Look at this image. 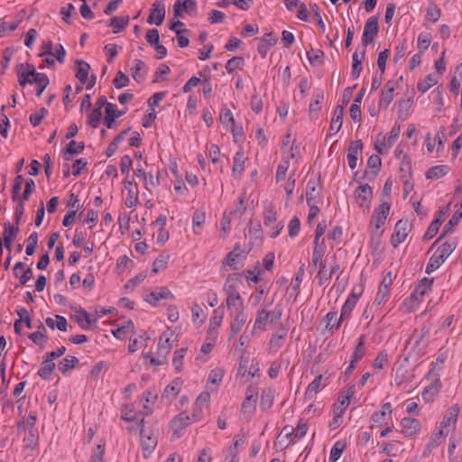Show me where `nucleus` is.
I'll return each mask as SVG.
<instances>
[{
	"label": "nucleus",
	"mask_w": 462,
	"mask_h": 462,
	"mask_svg": "<svg viewBox=\"0 0 462 462\" xmlns=\"http://www.w3.org/2000/svg\"><path fill=\"white\" fill-rule=\"evenodd\" d=\"M18 82L20 85L36 84L38 86L37 96L41 97L43 90L49 85V78L44 73L36 72L30 64H20L18 69Z\"/></svg>",
	"instance_id": "1"
},
{
	"label": "nucleus",
	"mask_w": 462,
	"mask_h": 462,
	"mask_svg": "<svg viewBox=\"0 0 462 462\" xmlns=\"http://www.w3.org/2000/svg\"><path fill=\"white\" fill-rule=\"evenodd\" d=\"M290 138H291V135L287 134L285 137V140L283 142V145L282 148V161L278 164L276 172H275L276 182H280L286 179V175H287V172L290 168V161L294 160L300 152L299 144H296V143H292L291 144H289Z\"/></svg>",
	"instance_id": "2"
},
{
	"label": "nucleus",
	"mask_w": 462,
	"mask_h": 462,
	"mask_svg": "<svg viewBox=\"0 0 462 462\" xmlns=\"http://www.w3.org/2000/svg\"><path fill=\"white\" fill-rule=\"evenodd\" d=\"M391 212V203L383 201L374 208L370 217V233L373 237L380 238L383 233V226Z\"/></svg>",
	"instance_id": "3"
},
{
	"label": "nucleus",
	"mask_w": 462,
	"mask_h": 462,
	"mask_svg": "<svg viewBox=\"0 0 462 462\" xmlns=\"http://www.w3.org/2000/svg\"><path fill=\"white\" fill-rule=\"evenodd\" d=\"M426 378L430 383L423 390L422 399L426 402H430L441 391L443 384L440 380V374L436 370L435 366L430 368Z\"/></svg>",
	"instance_id": "4"
},
{
	"label": "nucleus",
	"mask_w": 462,
	"mask_h": 462,
	"mask_svg": "<svg viewBox=\"0 0 462 462\" xmlns=\"http://www.w3.org/2000/svg\"><path fill=\"white\" fill-rule=\"evenodd\" d=\"M401 134V126L394 125L388 137L380 134L375 137L374 149L381 154H387Z\"/></svg>",
	"instance_id": "5"
},
{
	"label": "nucleus",
	"mask_w": 462,
	"mask_h": 462,
	"mask_svg": "<svg viewBox=\"0 0 462 462\" xmlns=\"http://www.w3.org/2000/svg\"><path fill=\"white\" fill-rule=\"evenodd\" d=\"M446 141V130L443 126L438 129L435 136H431L429 133L425 135L424 145L429 153L436 152V156L442 153L444 150V143Z\"/></svg>",
	"instance_id": "6"
},
{
	"label": "nucleus",
	"mask_w": 462,
	"mask_h": 462,
	"mask_svg": "<svg viewBox=\"0 0 462 462\" xmlns=\"http://www.w3.org/2000/svg\"><path fill=\"white\" fill-rule=\"evenodd\" d=\"M308 430V423L303 420H300L296 424V428H293L291 425H285L282 430L281 436H284L289 439L287 446L294 445L296 441H299L307 435Z\"/></svg>",
	"instance_id": "7"
},
{
	"label": "nucleus",
	"mask_w": 462,
	"mask_h": 462,
	"mask_svg": "<svg viewBox=\"0 0 462 462\" xmlns=\"http://www.w3.org/2000/svg\"><path fill=\"white\" fill-rule=\"evenodd\" d=\"M353 197L357 207L362 208L364 212L369 211L373 199V190L370 185L362 184L357 186L354 190Z\"/></svg>",
	"instance_id": "8"
},
{
	"label": "nucleus",
	"mask_w": 462,
	"mask_h": 462,
	"mask_svg": "<svg viewBox=\"0 0 462 462\" xmlns=\"http://www.w3.org/2000/svg\"><path fill=\"white\" fill-rule=\"evenodd\" d=\"M393 408L390 402H383L380 411H374L370 416V428L382 427L389 424L393 419Z\"/></svg>",
	"instance_id": "9"
},
{
	"label": "nucleus",
	"mask_w": 462,
	"mask_h": 462,
	"mask_svg": "<svg viewBox=\"0 0 462 462\" xmlns=\"http://www.w3.org/2000/svg\"><path fill=\"white\" fill-rule=\"evenodd\" d=\"M175 295L165 286L158 287L157 289L147 291L143 295L144 300L152 307L160 305L162 300H175Z\"/></svg>",
	"instance_id": "10"
},
{
	"label": "nucleus",
	"mask_w": 462,
	"mask_h": 462,
	"mask_svg": "<svg viewBox=\"0 0 462 462\" xmlns=\"http://www.w3.org/2000/svg\"><path fill=\"white\" fill-rule=\"evenodd\" d=\"M245 257L246 254L240 248V245L236 244L233 251L228 253L223 260V265L237 271L245 265Z\"/></svg>",
	"instance_id": "11"
},
{
	"label": "nucleus",
	"mask_w": 462,
	"mask_h": 462,
	"mask_svg": "<svg viewBox=\"0 0 462 462\" xmlns=\"http://www.w3.org/2000/svg\"><path fill=\"white\" fill-rule=\"evenodd\" d=\"M411 229V226L408 219H399L394 226L393 234L392 235L391 243L393 247H397L403 243Z\"/></svg>",
	"instance_id": "12"
},
{
	"label": "nucleus",
	"mask_w": 462,
	"mask_h": 462,
	"mask_svg": "<svg viewBox=\"0 0 462 462\" xmlns=\"http://www.w3.org/2000/svg\"><path fill=\"white\" fill-rule=\"evenodd\" d=\"M258 397V389L254 386H249L246 389L245 398L241 405V412L250 417L255 411Z\"/></svg>",
	"instance_id": "13"
},
{
	"label": "nucleus",
	"mask_w": 462,
	"mask_h": 462,
	"mask_svg": "<svg viewBox=\"0 0 462 462\" xmlns=\"http://www.w3.org/2000/svg\"><path fill=\"white\" fill-rule=\"evenodd\" d=\"M157 435L152 430L141 429V446L145 458L149 457L157 446Z\"/></svg>",
	"instance_id": "14"
},
{
	"label": "nucleus",
	"mask_w": 462,
	"mask_h": 462,
	"mask_svg": "<svg viewBox=\"0 0 462 462\" xmlns=\"http://www.w3.org/2000/svg\"><path fill=\"white\" fill-rule=\"evenodd\" d=\"M379 32L378 18L375 16L370 17L365 23L364 32L362 34V44L366 47L373 42L374 38Z\"/></svg>",
	"instance_id": "15"
},
{
	"label": "nucleus",
	"mask_w": 462,
	"mask_h": 462,
	"mask_svg": "<svg viewBox=\"0 0 462 462\" xmlns=\"http://www.w3.org/2000/svg\"><path fill=\"white\" fill-rule=\"evenodd\" d=\"M272 311L266 309V306L260 307L255 313V319L253 323L252 334H259L265 330L266 325L270 320Z\"/></svg>",
	"instance_id": "16"
},
{
	"label": "nucleus",
	"mask_w": 462,
	"mask_h": 462,
	"mask_svg": "<svg viewBox=\"0 0 462 462\" xmlns=\"http://www.w3.org/2000/svg\"><path fill=\"white\" fill-rule=\"evenodd\" d=\"M306 200L308 204L322 203L321 185L316 178L309 179L306 188Z\"/></svg>",
	"instance_id": "17"
},
{
	"label": "nucleus",
	"mask_w": 462,
	"mask_h": 462,
	"mask_svg": "<svg viewBox=\"0 0 462 462\" xmlns=\"http://www.w3.org/2000/svg\"><path fill=\"white\" fill-rule=\"evenodd\" d=\"M74 319L83 330L92 329L93 325H95L98 320V317H94L93 314H90V312L82 308L75 310Z\"/></svg>",
	"instance_id": "18"
},
{
	"label": "nucleus",
	"mask_w": 462,
	"mask_h": 462,
	"mask_svg": "<svg viewBox=\"0 0 462 462\" xmlns=\"http://www.w3.org/2000/svg\"><path fill=\"white\" fill-rule=\"evenodd\" d=\"M401 433L407 437L411 438L416 436L420 430L421 424L419 420L414 417L406 416L400 421Z\"/></svg>",
	"instance_id": "19"
},
{
	"label": "nucleus",
	"mask_w": 462,
	"mask_h": 462,
	"mask_svg": "<svg viewBox=\"0 0 462 462\" xmlns=\"http://www.w3.org/2000/svg\"><path fill=\"white\" fill-rule=\"evenodd\" d=\"M192 423L189 419V415L187 412H180L172 419L170 423V427L172 430L175 438L182 436L184 430L188 425Z\"/></svg>",
	"instance_id": "20"
},
{
	"label": "nucleus",
	"mask_w": 462,
	"mask_h": 462,
	"mask_svg": "<svg viewBox=\"0 0 462 462\" xmlns=\"http://www.w3.org/2000/svg\"><path fill=\"white\" fill-rule=\"evenodd\" d=\"M397 82L394 79H389L381 91V97L379 100V107L386 109L394 99V90L397 87Z\"/></svg>",
	"instance_id": "21"
},
{
	"label": "nucleus",
	"mask_w": 462,
	"mask_h": 462,
	"mask_svg": "<svg viewBox=\"0 0 462 462\" xmlns=\"http://www.w3.org/2000/svg\"><path fill=\"white\" fill-rule=\"evenodd\" d=\"M459 411L458 405H453L445 412L439 428L442 430L443 432H447V435L449 433L450 428L455 427Z\"/></svg>",
	"instance_id": "22"
},
{
	"label": "nucleus",
	"mask_w": 462,
	"mask_h": 462,
	"mask_svg": "<svg viewBox=\"0 0 462 462\" xmlns=\"http://www.w3.org/2000/svg\"><path fill=\"white\" fill-rule=\"evenodd\" d=\"M220 122L223 125V127L226 130H230L235 136L241 134L242 128L236 125L235 116L228 108L224 107L221 109Z\"/></svg>",
	"instance_id": "23"
},
{
	"label": "nucleus",
	"mask_w": 462,
	"mask_h": 462,
	"mask_svg": "<svg viewBox=\"0 0 462 462\" xmlns=\"http://www.w3.org/2000/svg\"><path fill=\"white\" fill-rule=\"evenodd\" d=\"M125 189L126 190L125 203L128 208H134L139 202V189L133 180H125Z\"/></svg>",
	"instance_id": "24"
},
{
	"label": "nucleus",
	"mask_w": 462,
	"mask_h": 462,
	"mask_svg": "<svg viewBox=\"0 0 462 462\" xmlns=\"http://www.w3.org/2000/svg\"><path fill=\"white\" fill-rule=\"evenodd\" d=\"M363 143L356 140L350 143L347 149L346 161L351 169H356L358 164V155L362 152Z\"/></svg>",
	"instance_id": "25"
},
{
	"label": "nucleus",
	"mask_w": 462,
	"mask_h": 462,
	"mask_svg": "<svg viewBox=\"0 0 462 462\" xmlns=\"http://www.w3.org/2000/svg\"><path fill=\"white\" fill-rule=\"evenodd\" d=\"M233 320L230 325V336L229 337H235L237 333H239L242 328H244V325L248 320V314L245 311H236L233 312L231 315Z\"/></svg>",
	"instance_id": "26"
},
{
	"label": "nucleus",
	"mask_w": 462,
	"mask_h": 462,
	"mask_svg": "<svg viewBox=\"0 0 462 462\" xmlns=\"http://www.w3.org/2000/svg\"><path fill=\"white\" fill-rule=\"evenodd\" d=\"M165 20V5L161 2H154L152 5L151 13L147 22L151 24L160 25Z\"/></svg>",
	"instance_id": "27"
},
{
	"label": "nucleus",
	"mask_w": 462,
	"mask_h": 462,
	"mask_svg": "<svg viewBox=\"0 0 462 462\" xmlns=\"http://www.w3.org/2000/svg\"><path fill=\"white\" fill-rule=\"evenodd\" d=\"M446 436H448L447 432H444L443 430H440L439 428L437 432L433 433L430 437V441L428 442V445L426 446L425 449L422 452V457H429L432 450L439 447V445L442 443Z\"/></svg>",
	"instance_id": "28"
},
{
	"label": "nucleus",
	"mask_w": 462,
	"mask_h": 462,
	"mask_svg": "<svg viewBox=\"0 0 462 462\" xmlns=\"http://www.w3.org/2000/svg\"><path fill=\"white\" fill-rule=\"evenodd\" d=\"M172 333H162L158 340L157 356L163 357L166 360L168 354L172 347Z\"/></svg>",
	"instance_id": "29"
},
{
	"label": "nucleus",
	"mask_w": 462,
	"mask_h": 462,
	"mask_svg": "<svg viewBox=\"0 0 462 462\" xmlns=\"http://www.w3.org/2000/svg\"><path fill=\"white\" fill-rule=\"evenodd\" d=\"M224 317V307L220 306L214 310L213 315L209 320L208 334L217 335V331L221 328Z\"/></svg>",
	"instance_id": "30"
},
{
	"label": "nucleus",
	"mask_w": 462,
	"mask_h": 462,
	"mask_svg": "<svg viewBox=\"0 0 462 462\" xmlns=\"http://www.w3.org/2000/svg\"><path fill=\"white\" fill-rule=\"evenodd\" d=\"M226 306L227 310L231 312V315L233 314V312L245 311L244 300L240 292L226 295Z\"/></svg>",
	"instance_id": "31"
},
{
	"label": "nucleus",
	"mask_w": 462,
	"mask_h": 462,
	"mask_svg": "<svg viewBox=\"0 0 462 462\" xmlns=\"http://www.w3.org/2000/svg\"><path fill=\"white\" fill-rule=\"evenodd\" d=\"M449 89L456 96L461 91L460 107L462 108V62L457 64L453 72V77L450 80Z\"/></svg>",
	"instance_id": "32"
},
{
	"label": "nucleus",
	"mask_w": 462,
	"mask_h": 462,
	"mask_svg": "<svg viewBox=\"0 0 462 462\" xmlns=\"http://www.w3.org/2000/svg\"><path fill=\"white\" fill-rule=\"evenodd\" d=\"M238 273H233L232 274H228L224 282L223 291L226 295L239 293L238 287L241 284V279Z\"/></svg>",
	"instance_id": "33"
},
{
	"label": "nucleus",
	"mask_w": 462,
	"mask_h": 462,
	"mask_svg": "<svg viewBox=\"0 0 462 462\" xmlns=\"http://www.w3.org/2000/svg\"><path fill=\"white\" fill-rule=\"evenodd\" d=\"M225 376V370L221 367H216L210 371L208 381H207V388L210 391H215L218 388V386L223 382V378Z\"/></svg>",
	"instance_id": "34"
},
{
	"label": "nucleus",
	"mask_w": 462,
	"mask_h": 462,
	"mask_svg": "<svg viewBox=\"0 0 462 462\" xmlns=\"http://www.w3.org/2000/svg\"><path fill=\"white\" fill-rule=\"evenodd\" d=\"M327 252L326 245L313 244V251L311 254V260L310 265L311 267H322L324 262V255Z\"/></svg>",
	"instance_id": "35"
},
{
	"label": "nucleus",
	"mask_w": 462,
	"mask_h": 462,
	"mask_svg": "<svg viewBox=\"0 0 462 462\" xmlns=\"http://www.w3.org/2000/svg\"><path fill=\"white\" fill-rule=\"evenodd\" d=\"M432 282V279L423 278L419 282L412 291L413 297H416L420 303L424 300V297L430 293Z\"/></svg>",
	"instance_id": "36"
},
{
	"label": "nucleus",
	"mask_w": 462,
	"mask_h": 462,
	"mask_svg": "<svg viewBox=\"0 0 462 462\" xmlns=\"http://www.w3.org/2000/svg\"><path fill=\"white\" fill-rule=\"evenodd\" d=\"M147 65L142 60H134L131 68V76L137 83L143 82L147 74Z\"/></svg>",
	"instance_id": "37"
},
{
	"label": "nucleus",
	"mask_w": 462,
	"mask_h": 462,
	"mask_svg": "<svg viewBox=\"0 0 462 462\" xmlns=\"http://www.w3.org/2000/svg\"><path fill=\"white\" fill-rule=\"evenodd\" d=\"M262 273L263 268L261 264L257 263L253 268L244 271L242 275L245 278L247 285L251 287L253 283L255 284L260 282Z\"/></svg>",
	"instance_id": "38"
},
{
	"label": "nucleus",
	"mask_w": 462,
	"mask_h": 462,
	"mask_svg": "<svg viewBox=\"0 0 462 462\" xmlns=\"http://www.w3.org/2000/svg\"><path fill=\"white\" fill-rule=\"evenodd\" d=\"M277 42V37L273 33H266L260 39L258 51L262 58H265L268 51Z\"/></svg>",
	"instance_id": "39"
},
{
	"label": "nucleus",
	"mask_w": 462,
	"mask_h": 462,
	"mask_svg": "<svg viewBox=\"0 0 462 462\" xmlns=\"http://www.w3.org/2000/svg\"><path fill=\"white\" fill-rule=\"evenodd\" d=\"M322 374L316 376L311 383H309L308 387L305 391V399L311 400L320 393V391L325 387V384L322 383Z\"/></svg>",
	"instance_id": "40"
},
{
	"label": "nucleus",
	"mask_w": 462,
	"mask_h": 462,
	"mask_svg": "<svg viewBox=\"0 0 462 462\" xmlns=\"http://www.w3.org/2000/svg\"><path fill=\"white\" fill-rule=\"evenodd\" d=\"M450 171V167L446 164L435 165L429 168L425 177L427 180H439L443 178Z\"/></svg>",
	"instance_id": "41"
},
{
	"label": "nucleus",
	"mask_w": 462,
	"mask_h": 462,
	"mask_svg": "<svg viewBox=\"0 0 462 462\" xmlns=\"http://www.w3.org/2000/svg\"><path fill=\"white\" fill-rule=\"evenodd\" d=\"M197 4L195 0H184L183 3H180V0H177L174 4V14L175 17H179V15H182L183 13H192L196 12Z\"/></svg>",
	"instance_id": "42"
},
{
	"label": "nucleus",
	"mask_w": 462,
	"mask_h": 462,
	"mask_svg": "<svg viewBox=\"0 0 462 462\" xmlns=\"http://www.w3.org/2000/svg\"><path fill=\"white\" fill-rule=\"evenodd\" d=\"M344 108L342 106H337L332 115V120L329 127L330 134H335L339 132L343 125Z\"/></svg>",
	"instance_id": "43"
},
{
	"label": "nucleus",
	"mask_w": 462,
	"mask_h": 462,
	"mask_svg": "<svg viewBox=\"0 0 462 462\" xmlns=\"http://www.w3.org/2000/svg\"><path fill=\"white\" fill-rule=\"evenodd\" d=\"M45 324L51 329H58L60 331L68 330V320L62 316L56 315L54 317H49L45 319Z\"/></svg>",
	"instance_id": "44"
},
{
	"label": "nucleus",
	"mask_w": 462,
	"mask_h": 462,
	"mask_svg": "<svg viewBox=\"0 0 462 462\" xmlns=\"http://www.w3.org/2000/svg\"><path fill=\"white\" fill-rule=\"evenodd\" d=\"M206 220V213L203 209H196L192 215V231L196 235H200Z\"/></svg>",
	"instance_id": "45"
},
{
	"label": "nucleus",
	"mask_w": 462,
	"mask_h": 462,
	"mask_svg": "<svg viewBox=\"0 0 462 462\" xmlns=\"http://www.w3.org/2000/svg\"><path fill=\"white\" fill-rule=\"evenodd\" d=\"M14 275L20 280L21 284L26 283L31 280L32 271L31 268H27L25 264L18 263L14 268Z\"/></svg>",
	"instance_id": "46"
},
{
	"label": "nucleus",
	"mask_w": 462,
	"mask_h": 462,
	"mask_svg": "<svg viewBox=\"0 0 462 462\" xmlns=\"http://www.w3.org/2000/svg\"><path fill=\"white\" fill-rule=\"evenodd\" d=\"M182 386V382L180 379H175L171 383L168 384L164 388L162 394L163 399L172 400L177 397Z\"/></svg>",
	"instance_id": "47"
},
{
	"label": "nucleus",
	"mask_w": 462,
	"mask_h": 462,
	"mask_svg": "<svg viewBox=\"0 0 462 462\" xmlns=\"http://www.w3.org/2000/svg\"><path fill=\"white\" fill-rule=\"evenodd\" d=\"M365 56V50L363 49L361 51H355L353 54V64L351 76L354 79H357L362 71V60Z\"/></svg>",
	"instance_id": "48"
},
{
	"label": "nucleus",
	"mask_w": 462,
	"mask_h": 462,
	"mask_svg": "<svg viewBox=\"0 0 462 462\" xmlns=\"http://www.w3.org/2000/svg\"><path fill=\"white\" fill-rule=\"evenodd\" d=\"M245 161L246 156L245 152L242 149L238 150L234 157L233 174L235 176L242 175L245 171Z\"/></svg>",
	"instance_id": "49"
},
{
	"label": "nucleus",
	"mask_w": 462,
	"mask_h": 462,
	"mask_svg": "<svg viewBox=\"0 0 462 462\" xmlns=\"http://www.w3.org/2000/svg\"><path fill=\"white\" fill-rule=\"evenodd\" d=\"M77 71L76 77L79 80L80 84L86 83L88 78L90 65L84 60H77Z\"/></svg>",
	"instance_id": "50"
},
{
	"label": "nucleus",
	"mask_w": 462,
	"mask_h": 462,
	"mask_svg": "<svg viewBox=\"0 0 462 462\" xmlns=\"http://www.w3.org/2000/svg\"><path fill=\"white\" fill-rule=\"evenodd\" d=\"M439 82V78L432 74H428L417 83V89L421 93L427 92L431 87Z\"/></svg>",
	"instance_id": "51"
},
{
	"label": "nucleus",
	"mask_w": 462,
	"mask_h": 462,
	"mask_svg": "<svg viewBox=\"0 0 462 462\" xmlns=\"http://www.w3.org/2000/svg\"><path fill=\"white\" fill-rule=\"evenodd\" d=\"M134 322L132 320H128L119 328L113 330L112 333L118 340H125L128 334L134 330Z\"/></svg>",
	"instance_id": "52"
},
{
	"label": "nucleus",
	"mask_w": 462,
	"mask_h": 462,
	"mask_svg": "<svg viewBox=\"0 0 462 462\" xmlns=\"http://www.w3.org/2000/svg\"><path fill=\"white\" fill-rule=\"evenodd\" d=\"M157 399V394L152 390H146L143 393L141 401L143 402V408L144 414L148 415L152 412V409L149 405H153Z\"/></svg>",
	"instance_id": "53"
},
{
	"label": "nucleus",
	"mask_w": 462,
	"mask_h": 462,
	"mask_svg": "<svg viewBox=\"0 0 462 462\" xmlns=\"http://www.w3.org/2000/svg\"><path fill=\"white\" fill-rule=\"evenodd\" d=\"M346 445L345 440L338 439L335 441L334 446L330 450L329 462H337L346 450Z\"/></svg>",
	"instance_id": "54"
},
{
	"label": "nucleus",
	"mask_w": 462,
	"mask_h": 462,
	"mask_svg": "<svg viewBox=\"0 0 462 462\" xmlns=\"http://www.w3.org/2000/svg\"><path fill=\"white\" fill-rule=\"evenodd\" d=\"M56 365L53 361L51 359L45 358L43 362L42 363L41 368L38 371V374L43 379V380H50L51 375L55 369Z\"/></svg>",
	"instance_id": "55"
},
{
	"label": "nucleus",
	"mask_w": 462,
	"mask_h": 462,
	"mask_svg": "<svg viewBox=\"0 0 462 462\" xmlns=\"http://www.w3.org/2000/svg\"><path fill=\"white\" fill-rule=\"evenodd\" d=\"M79 362V358L72 356H67L63 359H61L58 364V369L63 373L66 374L68 371L73 369L76 367V365Z\"/></svg>",
	"instance_id": "56"
},
{
	"label": "nucleus",
	"mask_w": 462,
	"mask_h": 462,
	"mask_svg": "<svg viewBox=\"0 0 462 462\" xmlns=\"http://www.w3.org/2000/svg\"><path fill=\"white\" fill-rule=\"evenodd\" d=\"M357 303H356V297H347L346 299L345 304L341 309L340 313V320L344 321L348 319L351 317V313L353 310L356 308Z\"/></svg>",
	"instance_id": "57"
},
{
	"label": "nucleus",
	"mask_w": 462,
	"mask_h": 462,
	"mask_svg": "<svg viewBox=\"0 0 462 462\" xmlns=\"http://www.w3.org/2000/svg\"><path fill=\"white\" fill-rule=\"evenodd\" d=\"M84 149V144L82 143H78L74 140H71L67 144V149L63 153V158L65 161H69L72 154L79 153Z\"/></svg>",
	"instance_id": "58"
},
{
	"label": "nucleus",
	"mask_w": 462,
	"mask_h": 462,
	"mask_svg": "<svg viewBox=\"0 0 462 462\" xmlns=\"http://www.w3.org/2000/svg\"><path fill=\"white\" fill-rule=\"evenodd\" d=\"M170 255L163 254L158 255L152 264V271L154 273H160L162 271H164L167 268L168 263H169Z\"/></svg>",
	"instance_id": "59"
},
{
	"label": "nucleus",
	"mask_w": 462,
	"mask_h": 462,
	"mask_svg": "<svg viewBox=\"0 0 462 462\" xmlns=\"http://www.w3.org/2000/svg\"><path fill=\"white\" fill-rule=\"evenodd\" d=\"M277 211L273 205H268L263 209V224L265 226H273L276 222Z\"/></svg>",
	"instance_id": "60"
},
{
	"label": "nucleus",
	"mask_w": 462,
	"mask_h": 462,
	"mask_svg": "<svg viewBox=\"0 0 462 462\" xmlns=\"http://www.w3.org/2000/svg\"><path fill=\"white\" fill-rule=\"evenodd\" d=\"M286 332L282 334H273L269 343L271 352H277L285 343Z\"/></svg>",
	"instance_id": "61"
},
{
	"label": "nucleus",
	"mask_w": 462,
	"mask_h": 462,
	"mask_svg": "<svg viewBox=\"0 0 462 462\" xmlns=\"http://www.w3.org/2000/svg\"><path fill=\"white\" fill-rule=\"evenodd\" d=\"M446 259L442 257L439 252L435 251L432 256L430 258L426 267V272L430 273L440 267Z\"/></svg>",
	"instance_id": "62"
},
{
	"label": "nucleus",
	"mask_w": 462,
	"mask_h": 462,
	"mask_svg": "<svg viewBox=\"0 0 462 462\" xmlns=\"http://www.w3.org/2000/svg\"><path fill=\"white\" fill-rule=\"evenodd\" d=\"M267 294L264 287L260 285L256 288L255 291L252 292L249 296V302L253 308L258 307L263 300V297Z\"/></svg>",
	"instance_id": "63"
},
{
	"label": "nucleus",
	"mask_w": 462,
	"mask_h": 462,
	"mask_svg": "<svg viewBox=\"0 0 462 462\" xmlns=\"http://www.w3.org/2000/svg\"><path fill=\"white\" fill-rule=\"evenodd\" d=\"M457 241L455 239H451L443 243L436 251L439 252L443 258L447 259L457 247Z\"/></svg>",
	"instance_id": "64"
}]
</instances>
